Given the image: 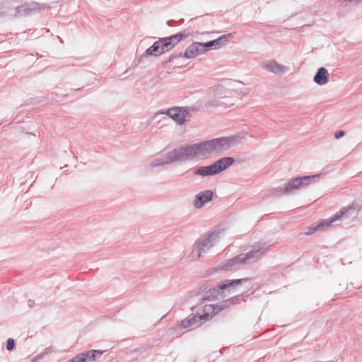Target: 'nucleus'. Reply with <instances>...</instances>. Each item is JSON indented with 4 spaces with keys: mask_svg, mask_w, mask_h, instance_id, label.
<instances>
[{
    "mask_svg": "<svg viewBox=\"0 0 362 362\" xmlns=\"http://www.w3.org/2000/svg\"><path fill=\"white\" fill-rule=\"evenodd\" d=\"M186 35L177 33L170 37L160 38L146 51V55L159 56L171 50L178 42L184 40Z\"/></svg>",
    "mask_w": 362,
    "mask_h": 362,
    "instance_id": "obj_1",
    "label": "nucleus"
},
{
    "mask_svg": "<svg viewBox=\"0 0 362 362\" xmlns=\"http://www.w3.org/2000/svg\"><path fill=\"white\" fill-rule=\"evenodd\" d=\"M231 140L227 138L213 139L204 143L196 144L198 157H206L211 153L218 152L230 146Z\"/></svg>",
    "mask_w": 362,
    "mask_h": 362,
    "instance_id": "obj_2",
    "label": "nucleus"
},
{
    "mask_svg": "<svg viewBox=\"0 0 362 362\" xmlns=\"http://www.w3.org/2000/svg\"><path fill=\"white\" fill-rule=\"evenodd\" d=\"M197 149L198 148L196 147V144L176 149L169 153V157L165 163H173L174 161L189 158L198 157Z\"/></svg>",
    "mask_w": 362,
    "mask_h": 362,
    "instance_id": "obj_3",
    "label": "nucleus"
},
{
    "mask_svg": "<svg viewBox=\"0 0 362 362\" xmlns=\"http://www.w3.org/2000/svg\"><path fill=\"white\" fill-rule=\"evenodd\" d=\"M317 176H305L301 177H296L291 180L285 187L286 193L291 192L293 189H298L300 187L307 186L310 184V180L314 179Z\"/></svg>",
    "mask_w": 362,
    "mask_h": 362,
    "instance_id": "obj_4",
    "label": "nucleus"
},
{
    "mask_svg": "<svg viewBox=\"0 0 362 362\" xmlns=\"http://www.w3.org/2000/svg\"><path fill=\"white\" fill-rule=\"evenodd\" d=\"M178 124H183L189 117V112L182 107H173L165 112Z\"/></svg>",
    "mask_w": 362,
    "mask_h": 362,
    "instance_id": "obj_5",
    "label": "nucleus"
},
{
    "mask_svg": "<svg viewBox=\"0 0 362 362\" xmlns=\"http://www.w3.org/2000/svg\"><path fill=\"white\" fill-rule=\"evenodd\" d=\"M205 52L206 49L203 42H193L185 49L184 57L187 59H194Z\"/></svg>",
    "mask_w": 362,
    "mask_h": 362,
    "instance_id": "obj_6",
    "label": "nucleus"
},
{
    "mask_svg": "<svg viewBox=\"0 0 362 362\" xmlns=\"http://www.w3.org/2000/svg\"><path fill=\"white\" fill-rule=\"evenodd\" d=\"M230 37V35H223L216 40H211L207 42H203L206 49V52L213 49H217L221 48L228 42Z\"/></svg>",
    "mask_w": 362,
    "mask_h": 362,
    "instance_id": "obj_7",
    "label": "nucleus"
},
{
    "mask_svg": "<svg viewBox=\"0 0 362 362\" xmlns=\"http://www.w3.org/2000/svg\"><path fill=\"white\" fill-rule=\"evenodd\" d=\"M264 67L274 74H281L286 71V66L278 64L275 61L269 60L264 63Z\"/></svg>",
    "mask_w": 362,
    "mask_h": 362,
    "instance_id": "obj_8",
    "label": "nucleus"
},
{
    "mask_svg": "<svg viewBox=\"0 0 362 362\" xmlns=\"http://www.w3.org/2000/svg\"><path fill=\"white\" fill-rule=\"evenodd\" d=\"M213 246L211 238L206 239L200 243H197V248L196 251L193 252L198 257H200L203 254H205L209 249Z\"/></svg>",
    "mask_w": 362,
    "mask_h": 362,
    "instance_id": "obj_9",
    "label": "nucleus"
},
{
    "mask_svg": "<svg viewBox=\"0 0 362 362\" xmlns=\"http://www.w3.org/2000/svg\"><path fill=\"white\" fill-rule=\"evenodd\" d=\"M213 192L211 190H206L200 193L196 197L194 205L197 208H201L204 203L210 201L212 198Z\"/></svg>",
    "mask_w": 362,
    "mask_h": 362,
    "instance_id": "obj_10",
    "label": "nucleus"
},
{
    "mask_svg": "<svg viewBox=\"0 0 362 362\" xmlns=\"http://www.w3.org/2000/svg\"><path fill=\"white\" fill-rule=\"evenodd\" d=\"M234 160L231 157H225L223 158L219 159L218 161L215 162L214 164L216 165V170H217V173H220L225 169H226L228 167L231 165L233 163Z\"/></svg>",
    "mask_w": 362,
    "mask_h": 362,
    "instance_id": "obj_11",
    "label": "nucleus"
},
{
    "mask_svg": "<svg viewBox=\"0 0 362 362\" xmlns=\"http://www.w3.org/2000/svg\"><path fill=\"white\" fill-rule=\"evenodd\" d=\"M314 81L319 85H325L328 81V73L325 68H320L314 77Z\"/></svg>",
    "mask_w": 362,
    "mask_h": 362,
    "instance_id": "obj_12",
    "label": "nucleus"
},
{
    "mask_svg": "<svg viewBox=\"0 0 362 362\" xmlns=\"http://www.w3.org/2000/svg\"><path fill=\"white\" fill-rule=\"evenodd\" d=\"M195 174L200 175L202 176H210L217 174L216 170V165L212 164L209 166L200 167L194 171Z\"/></svg>",
    "mask_w": 362,
    "mask_h": 362,
    "instance_id": "obj_13",
    "label": "nucleus"
},
{
    "mask_svg": "<svg viewBox=\"0 0 362 362\" xmlns=\"http://www.w3.org/2000/svg\"><path fill=\"white\" fill-rule=\"evenodd\" d=\"M343 212L337 213L333 216L330 217L327 219L322 220L317 226L318 228H321L324 226L328 227L332 225V223L335 221L336 220L339 219L340 217L343 216Z\"/></svg>",
    "mask_w": 362,
    "mask_h": 362,
    "instance_id": "obj_14",
    "label": "nucleus"
},
{
    "mask_svg": "<svg viewBox=\"0 0 362 362\" xmlns=\"http://www.w3.org/2000/svg\"><path fill=\"white\" fill-rule=\"evenodd\" d=\"M199 321L197 316L192 315L182 321L181 326L183 328H191L194 327Z\"/></svg>",
    "mask_w": 362,
    "mask_h": 362,
    "instance_id": "obj_15",
    "label": "nucleus"
},
{
    "mask_svg": "<svg viewBox=\"0 0 362 362\" xmlns=\"http://www.w3.org/2000/svg\"><path fill=\"white\" fill-rule=\"evenodd\" d=\"M247 279H235V280H226L221 283H220L218 286V288L221 290L226 289L229 287H233L239 285L243 281H246Z\"/></svg>",
    "mask_w": 362,
    "mask_h": 362,
    "instance_id": "obj_16",
    "label": "nucleus"
},
{
    "mask_svg": "<svg viewBox=\"0 0 362 362\" xmlns=\"http://www.w3.org/2000/svg\"><path fill=\"white\" fill-rule=\"evenodd\" d=\"M204 313L197 316L199 320H206L209 318V315L212 313H216V308L213 305H206L203 308Z\"/></svg>",
    "mask_w": 362,
    "mask_h": 362,
    "instance_id": "obj_17",
    "label": "nucleus"
},
{
    "mask_svg": "<svg viewBox=\"0 0 362 362\" xmlns=\"http://www.w3.org/2000/svg\"><path fill=\"white\" fill-rule=\"evenodd\" d=\"M258 259V256L256 252H250L247 254L245 258L240 259V262L245 264L252 263Z\"/></svg>",
    "mask_w": 362,
    "mask_h": 362,
    "instance_id": "obj_18",
    "label": "nucleus"
},
{
    "mask_svg": "<svg viewBox=\"0 0 362 362\" xmlns=\"http://www.w3.org/2000/svg\"><path fill=\"white\" fill-rule=\"evenodd\" d=\"M83 354L86 355V359L94 360L96 356H100L102 354V352L100 351L91 350Z\"/></svg>",
    "mask_w": 362,
    "mask_h": 362,
    "instance_id": "obj_19",
    "label": "nucleus"
},
{
    "mask_svg": "<svg viewBox=\"0 0 362 362\" xmlns=\"http://www.w3.org/2000/svg\"><path fill=\"white\" fill-rule=\"evenodd\" d=\"M14 346H15L14 340L13 339H8L7 340V343H6V349L8 351H11L13 349Z\"/></svg>",
    "mask_w": 362,
    "mask_h": 362,
    "instance_id": "obj_20",
    "label": "nucleus"
},
{
    "mask_svg": "<svg viewBox=\"0 0 362 362\" xmlns=\"http://www.w3.org/2000/svg\"><path fill=\"white\" fill-rule=\"evenodd\" d=\"M319 228L317 227V226H315V227H310L308 228V231H305L304 233L305 235H311L313 233H314L316 230H317Z\"/></svg>",
    "mask_w": 362,
    "mask_h": 362,
    "instance_id": "obj_21",
    "label": "nucleus"
},
{
    "mask_svg": "<svg viewBox=\"0 0 362 362\" xmlns=\"http://www.w3.org/2000/svg\"><path fill=\"white\" fill-rule=\"evenodd\" d=\"M344 132L342 130L338 131L334 134V136L336 139H339L340 137H342L344 135Z\"/></svg>",
    "mask_w": 362,
    "mask_h": 362,
    "instance_id": "obj_22",
    "label": "nucleus"
}]
</instances>
